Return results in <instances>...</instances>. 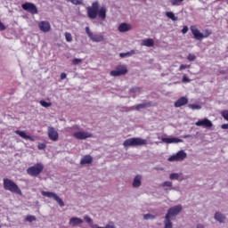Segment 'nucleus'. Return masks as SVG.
I'll list each match as a JSON object with an SVG mask.
<instances>
[{"label":"nucleus","instance_id":"nucleus-14","mask_svg":"<svg viewBox=\"0 0 228 228\" xmlns=\"http://www.w3.org/2000/svg\"><path fill=\"white\" fill-rule=\"evenodd\" d=\"M38 28L43 33H49L51 31V23L47 20H43L38 23Z\"/></svg>","mask_w":228,"mask_h":228},{"label":"nucleus","instance_id":"nucleus-54","mask_svg":"<svg viewBox=\"0 0 228 228\" xmlns=\"http://www.w3.org/2000/svg\"><path fill=\"white\" fill-rule=\"evenodd\" d=\"M171 190H176V191H178V189H177V188H171Z\"/></svg>","mask_w":228,"mask_h":228},{"label":"nucleus","instance_id":"nucleus-9","mask_svg":"<svg viewBox=\"0 0 228 228\" xmlns=\"http://www.w3.org/2000/svg\"><path fill=\"white\" fill-rule=\"evenodd\" d=\"M188 154L184 151H179L176 154L172 155L168 158V161H184Z\"/></svg>","mask_w":228,"mask_h":228},{"label":"nucleus","instance_id":"nucleus-41","mask_svg":"<svg viewBox=\"0 0 228 228\" xmlns=\"http://www.w3.org/2000/svg\"><path fill=\"white\" fill-rule=\"evenodd\" d=\"M84 220L89 224L94 223V220H92V218L88 216H85Z\"/></svg>","mask_w":228,"mask_h":228},{"label":"nucleus","instance_id":"nucleus-2","mask_svg":"<svg viewBox=\"0 0 228 228\" xmlns=\"http://www.w3.org/2000/svg\"><path fill=\"white\" fill-rule=\"evenodd\" d=\"M183 211V205H175L167 210L165 216L164 227L163 228H174V223H172V218L177 216L179 213Z\"/></svg>","mask_w":228,"mask_h":228},{"label":"nucleus","instance_id":"nucleus-1","mask_svg":"<svg viewBox=\"0 0 228 228\" xmlns=\"http://www.w3.org/2000/svg\"><path fill=\"white\" fill-rule=\"evenodd\" d=\"M86 10L89 19H97V15L100 19H102V20L106 19L108 9H106L104 6L99 8V2L93 3L92 6L87 7Z\"/></svg>","mask_w":228,"mask_h":228},{"label":"nucleus","instance_id":"nucleus-39","mask_svg":"<svg viewBox=\"0 0 228 228\" xmlns=\"http://www.w3.org/2000/svg\"><path fill=\"white\" fill-rule=\"evenodd\" d=\"M65 38L68 42H72V34L66 32L65 33Z\"/></svg>","mask_w":228,"mask_h":228},{"label":"nucleus","instance_id":"nucleus-30","mask_svg":"<svg viewBox=\"0 0 228 228\" xmlns=\"http://www.w3.org/2000/svg\"><path fill=\"white\" fill-rule=\"evenodd\" d=\"M39 104H41V106H43V108H51V106H53V103L47 102H45L44 100H41L39 102Z\"/></svg>","mask_w":228,"mask_h":228},{"label":"nucleus","instance_id":"nucleus-36","mask_svg":"<svg viewBox=\"0 0 228 228\" xmlns=\"http://www.w3.org/2000/svg\"><path fill=\"white\" fill-rule=\"evenodd\" d=\"M187 60H189V61H195V60H197V56H195V54L189 53Z\"/></svg>","mask_w":228,"mask_h":228},{"label":"nucleus","instance_id":"nucleus-53","mask_svg":"<svg viewBox=\"0 0 228 228\" xmlns=\"http://www.w3.org/2000/svg\"><path fill=\"white\" fill-rule=\"evenodd\" d=\"M196 228H204V225H202V224H198Z\"/></svg>","mask_w":228,"mask_h":228},{"label":"nucleus","instance_id":"nucleus-33","mask_svg":"<svg viewBox=\"0 0 228 228\" xmlns=\"http://www.w3.org/2000/svg\"><path fill=\"white\" fill-rule=\"evenodd\" d=\"M188 107L191 110H200L202 107L199 104H189Z\"/></svg>","mask_w":228,"mask_h":228},{"label":"nucleus","instance_id":"nucleus-29","mask_svg":"<svg viewBox=\"0 0 228 228\" xmlns=\"http://www.w3.org/2000/svg\"><path fill=\"white\" fill-rule=\"evenodd\" d=\"M134 54V51L127 52V53H121L119 54L120 58H127L129 56H133Z\"/></svg>","mask_w":228,"mask_h":228},{"label":"nucleus","instance_id":"nucleus-22","mask_svg":"<svg viewBox=\"0 0 228 228\" xmlns=\"http://www.w3.org/2000/svg\"><path fill=\"white\" fill-rule=\"evenodd\" d=\"M214 218L215 220L219 222V224H224L225 223V220H226V217L224 216V214L220 212H216Z\"/></svg>","mask_w":228,"mask_h":228},{"label":"nucleus","instance_id":"nucleus-49","mask_svg":"<svg viewBox=\"0 0 228 228\" xmlns=\"http://www.w3.org/2000/svg\"><path fill=\"white\" fill-rule=\"evenodd\" d=\"M184 69H188V65L182 64L179 68V70H184Z\"/></svg>","mask_w":228,"mask_h":228},{"label":"nucleus","instance_id":"nucleus-11","mask_svg":"<svg viewBox=\"0 0 228 228\" xmlns=\"http://www.w3.org/2000/svg\"><path fill=\"white\" fill-rule=\"evenodd\" d=\"M127 72V67L126 65H119L116 68L115 70L110 71V76L117 77L118 76H125Z\"/></svg>","mask_w":228,"mask_h":228},{"label":"nucleus","instance_id":"nucleus-24","mask_svg":"<svg viewBox=\"0 0 228 228\" xmlns=\"http://www.w3.org/2000/svg\"><path fill=\"white\" fill-rule=\"evenodd\" d=\"M94 161V159L90 155H86L84 158L80 160V165H90Z\"/></svg>","mask_w":228,"mask_h":228},{"label":"nucleus","instance_id":"nucleus-27","mask_svg":"<svg viewBox=\"0 0 228 228\" xmlns=\"http://www.w3.org/2000/svg\"><path fill=\"white\" fill-rule=\"evenodd\" d=\"M16 134H19V136H20L21 138H23L24 140H31V136L26 134V132L24 131H20V130H16L15 131Z\"/></svg>","mask_w":228,"mask_h":228},{"label":"nucleus","instance_id":"nucleus-40","mask_svg":"<svg viewBox=\"0 0 228 228\" xmlns=\"http://www.w3.org/2000/svg\"><path fill=\"white\" fill-rule=\"evenodd\" d=\"M221 116L223 117V118H224V120L228 121V110H223L221 112Z\"/></svg>","mask_w":228,"mask_h":228},{"label":"nucleus","instance_id":"nucleus-10","mask_svg":"<svg viewBox=\"0 0 228 228\" xmlns=\"http://www.w3.org/2000/svg\"><path fill=\"white\" fill-rule=\"evenodd\" d=\"M72 136L77 140H86V138H92L93 134L90 132L78 130V132H74Z\"/></svg>","mask_w":228,"mask_h":228},{"label":"nucleus","instance_id":"nucleus-50","mask_svg":"<svg viewBox=\"0 0 228 228\" xmlns=\"http://www.w3.org/2000/svg\"><path fill=\"white\" fill-rule=\"evenodd\" d=\"M61 79H67V74L66 73H61Z\"/></svg>","mask_w":228,"mask_h":228},{"label":"nucleus","instance_id":"nucleus-31","mask_svg":"<svg viewBox=\"0 0 228 228\" xmlns=\"http://www.w3.org/2000/svg\"><path fill=\"white\" fill-rule=\"evenodd\" d=\"M144 220H155L156 216L152 214H146L143 216Z\"/></svg>","mask_w":228,"mask_h":228},{"label":"nucleus","instance_id":"nucleus-4","mask_svg":"<svg viewBox=\"0 0 228 228\" xmlns=\"http://www.w3.org/2000/svg\"><path fill=\"white\" fill-rule=\"evenodd\" d=\"M124 147H142V145H147V140L140 137H134L126 139L123 142Z\"/></svg>","mask_w":228,"mask_h":228},{"label":"nucleus","instance_id":"nucleus-35","mask_svg":"<svg viewBox=\"0 0 228 228\" xmlns=\"http://www.w3.org/2000/svg\"><path fill=\"white\" fill-rule=\"evenodd\" d=\"M25 220L27 222H35L37 220V217L35 216H27Z\"/></svg>","mask_w":228,"mask_h":228},{"label":"nucleus","instance_id":"nucleus-52","mask_svg":"<svg viewBox=\"0 0 228 228\" xmlns=\"http://www.w3.org/2000/svg\"><path fill=\"white\" fill-rule=\"evenodd\" d=\"M221 129H228V124H223Z\"/></svg>","mask_w":228,"mask_h":228},{"label":"nucleus","instance_id":"nucleus-48","mask_svg":"<svg viewBox=\"0 0 228 228\" xmlns=\"http://www.w3.org/2000/svg\"><path fill=\"white\" fill-rule=\"evenodd\" d=\"M182 33L183 34V35H186V33H188V27H183V28L182 29Z\"/></svg>","mask_w":228,"mask_h":228},{"label":"nucleus","instance_id":"nucleus-5","mask_svg":"<svg viewBox=\"0 0 228 228\" xmlns=\"http://www.w3.org/2000/svg\"><path fill=\"white\" fill-rule=\"evenodd\" d=\"M44 172V164L37 163L27 169V174L32 177H38Z\"/></svg>","mask_w":228,"mask_h":228},{"label":"nucleus","instance_id":"nucleus-13","mask_svg":"<svg viewBox=\"0 0 228 228\" xmlns=\"http://www.w3.org/2000/svg\"><path fill=\"white\" fill-rule=\"evenodd\" d=\"M48 137L52 140V142H58V138L60 135L58 134V131L53 126L48 127Z\"/></svg>","mask_w":228,"mask_h":228},{"label":"nucleus","instance_id":"nucleus-25","mask_svg":"<svg viewBox=\"0 0 228 228\" xmlns=\"http://www.w3.org/2000/svg\"><path fill=\"white\" fill-rule=\"evenodd\" d=\"M142 186V176L136 175L133 182L134 188H140Z\"/></svg>","mask_w":228,"mask_h":228},{"label":"nucleus","instance_id":"nucleus-23","mask_svg":"<svg viewBox=\"0 0 228 228\" xmlns=\"http://www.w3.org/2000/svg\"><path fill=\"white\" fill-rule=\"evenodd\" d=\"M145 108H151V103H140L138 105L130 107V110H136V111H139V110H145Z\"/></svg>","mask_w":228,"mask_h":228},{"label":"nucleus","instance_id":"nucleus-8","mask_svg":"<svg viewBox=\"0 0 228 228\" xmlns=\"http://www.w3.org/2000/svg\"><path fill=\"white\" fill-rule=\"evenodd\" d=\"M86 33L89 37L92 42H102L104 41V36L101 34H94L92 30H90V27H86Z\"/></svg>","mask_w":228,"mask_h":228},{"label":"nucleus","instance_id":"nucleus-18","mask_svg":"<svg viewBox=\"0 0 228 228\" xmlns=\"http://www.w3.org/2000/svg\"><path fill=\"white\" fill-rule=\"evenodd\" d=\"M188 104V98L183 96L175 102V108H181V106H186Z\"/></svg>","mask_w":228,"mask_h":228},{"label":"nucleus","instance_id":"nucleus-34","mask_svg":"<svg viewBox=\"0 0 228 228\" xmlns=\"http://www.w3.org/2000/svg\"><path fill=\"white\" fill-rule=\"evenodd\" d=\"M172 182H170V181H167V182H164L162 184H161V186L163 187V188H165V187H167V188H172Z\"/></svg>","mask_w":228,"mask_h":228},{"label":"nucleus","instance_id":"nucleus-19","mask_svg":"<svg viewBox=\"0 0 228 228\" xmlns=\"http://www.w3.org/2000/svg\"><path fill=\"white\" fill-rule=\"evenodd\" d=\"M81 224H83V219L79 217H71L69 222L71 227H77V225H81Z\"/></svg>","mask_w":228,"mask_h":228},{"label":"nucleus","instance_id":"nucleus-26","mask_svg":"<svg viewBox=\"0 0 228 228\" xmlns=\"http://www.w3.org/2000/svg\"><path fill=\"white\" fill-rule=\"evenodd\" d=\"M65 131L67 133H76L78 132V131H81V126H77V125H74L73 126L71 127H66L65 128Z\"/></svg>","mask_w":228,"mask_h":228},{"label":"nucleus","instance_id":"nucleus-38","mask_svg":"<svg viewBox=\"0 0 228 228\" xmlns=\"http://www.w3.org/2000/svg\"><path fill=\"white\" fill-rule=\"evenodd\" d=\"M212 32L209 29H205L203 34V38H208V37L211 36Z\"/></svg>","mask_w":228,"mask_h":228},{"label":"nucleus","instance_id":"nucleus-43","mask_svg":"<svg viewBox=\"0 0 228 228\" xmlns=\"http://www.w3.org/2000/svg\"><path fill=\"white\" fill-rule=\"evenodd\" d=\"M140 87H134L130 89V92H132V94H140Z\"/></svg>","mask_w":228,"mask_h":228},{"label":"nucleus","instance_id":"nucleus-21","mask_svg":"<svg viewBox=\"0 0 228 228\" xmlns=\"http://www.w3.org/2000/svg\"><path fill=\"white\" fill-rule=\"evenodd\" d=\"M169 179H171V181H183L184 178L182 173H173L169 175Z\"/></svg>","mask_w":228,"mask_h":228},{"label":"nucleus","instance_id":"nucleus-44","mask_svg":"<svg viewBox=\"0 0 228 228\" xmlns=\"http://www.w3.org/2000/svg\"><path fill=\"white\" fill-rule=\"evenodd\" d=\"M81 61H83L82 59H73L72 63H73V65H79V63H81Z\"/></svg>","mask_w":228,"mask_h":228},{"label":"nucleus","instance_id":"nucleus-12","mask_svg":"<svg viewBox=\"0 0 228 228\" xmlns=\"http://www.w3.org/2000/svg\"><path fill=\"white\" fill-rule=\"evenodd\" d=\"M195 126L198 127H205L206 129H211L213 126V122L209 120L208 118H205L203 119H200L195 123Z\"/></svg>","mask_w":228,"mask_h":228},{"label":"nucleus","instance_id":"nucleus-17","mask_svg":"<svg viewBox=\"0 0 228 228\" xmlns=\"http://www.w3.org/2000/svg\"><path fill=\"white\" fill-rule=\"evenodd\" d=\"M118 29L119 33H127V31H131V29H133V26L128 23H120Z\"/></svg>","mask_w":228,"mask_h":228},{"label":"nucleus","instance_id":"nucleus-37","mask_svg":"<svg viewBox=\"0 0 228 228\" xmlns=\"http://www.w3.org/2000/svg\"><path fill=\"white\" fill-rule=\"evenodd\" d=\"M96 228H117V227H115V224H113V223H109L108 224L105 225V227H102V226H96Z\"/></svg>","mask_w":228,"mask_h":228},{"label":"nucleus","instance_id":"nucleus-7","mask_svg":"<svg viewBox=\"0 0 228 228\" xmlns=\"http://www.w3.org/2000/svg\"><path fill=\"white\" fill-rule=\"evenodd\" d=\"M21 8L25 12L31 13V15L38 14V8H37V5L33 3L26 2L25 4H21Z\"/></svg>","mask_w":228,"mask_h":228},{"label":"nucleus","instance_id":"nucleus-3","mask_svg":"<svg viewBox=\"0 0 228 228\" xmlns=\"http://www.w3.org/2000/svg\"><path fill=\"white\" fill-rule=\"evenodd\" d=\"M4 189L6 191H11V193H16L17 195H22V191L20 188H19V185L16 184L15 182H13L10 178H4Z\"/></svg>","mask_w":228,"mask_h":228},{"label":"nucleus","instance_id":"nucleus-46","mask_svg":"<svg viewBox=\"0 0 228 228\" xmlns=\"http://www.w3.org/2000/svg\"><path fill=\"white\" fill-rule=\"evenodd\" d=\"M191 80L190 79V78H188L187 77H186V75H184L183 77V79H182V82H183V83H190Z\"/></svg>","mask_w":228,"mask_h":228},{"label":"nucleus","instance_id":"nucleus-42","mask_svg":"<svg viewBox=\"0 0 228 228\" xmlns=\"http://www.w3.org/2000/svg\"><path fill=\"white\" fill-rule=\"evenodd\" d=\"M70 3H72V4H83V1L81 0H69Z\"/></svg>","mask_w":228,"mask_h":228},{"label":"nucleus","instance_id":"nucleus-51","mask_svg":"<svg viewBox=\"0 0 228 228\" xmlns=\"http://www.w3.org/2000/svg\"><path fill=\"white\" fill-rule=\"evenodd\" d=\"M182 138H193V136L191 134H185V135H182Z\"/></svg>","mask_w":228,"mask_h":228},{"label":"nucleus","instance_id":"nucleus-16","mask_svg":"<svg viewBox=\"0 0 228 228\" xmlns=\"http://www.w3.org/2000/svg\"><path fill=\"white\" fill-rule=\"evenodd\" d=\"M163 143H183V139L177 137H162Z\"/></svg>","mask_w":228,"mask_h":228},{"label":"nucleus","instance_id":"nucleus-6","mask_svg":"<svg viewBox=\"0 0 228 228\" xmlns=\"http://www.w3.org/2000/svg\"><path fill=\"white\" fill-rule=\"evenodd\" d=\"M41 194L43 195V197H47L48 199H53V200H56L61 208H63L65 206V202H63V200H61V198H60V196H58L54 192L42 191Z\"/></svg>","mask_w":228,"mask_h":228},{"label":"nucleus","instance_id":"nucleus-28","mask_svg":"<svg viewBox=\"0 0 228 228\" xmlns=\"http://www.w3.org/2000/svg\"><path fill=\"white\" fill-rule=\"evenodd\" d=\"M166 16L168 18V19H171V20H179V18H177L176 16H175V14H174V12H166Z\"/></svg>","mask_w":228,"mask_h":228},{"label":"nucleus","instance_id":"nucleus-32","mask_svg":"<svg viewBox=\"0 0 228 228\" xmlns=\"http://www.w3.org/2000/svg\"><path fill=\"white\" fill-rule=\"evenodd\" d=\"M184 0H171L170 3L173 6H179Z\"/></svg>","mask_w":228,"mask_h":228},{"label":"nucleus","instance_id":"nucleus-47","mask_svg":"<svg viewBox=\"0 0 228 228\" xmlns=\"http://www.w3.org/2000/svg\"><path fill=\"white\" fill-rule=\"evenodd\" d=\"M4 29H6V27H5L4 24H3V22H1V20H0V31H4Z\"/></svg>","mask_w":228,"mask_h":228},{"label":"nucleus","instance_id":"nucleus-45","mask_svg":"<svg viewBox=\"0 0 228 228\" xmlns=\"http://www.w3.org/2000/svg\"><path fill=\"white\" fill-rule=\"evenodd\" d=\"M45 147H47V145H45V143H39L37 146V149H39V151H44V149H45Z\"/></svg>","mask_w":228,"mask_h":228},{"label":"nucleus","instance_id":"nucleus-15","mask_svg":"<svg viewBox=\"0 0 228 228\" xmlns=\"http://www.w3.org/2000/svg\"><path fill=\"white\" fill-rule=\"evenodd\" d=\"M191 31L195 38V40H202L204 38V34L199 30L197 26L193 25L191 27Z\"/></svg>","mask_w":228,"mask_h":228},{"label":"nucleus","instance_id":"nucleus-20","mask_svg":"<svg viewBox=\"0 0 228 228\" xmlns=\"http://www.w3.org/2000/svg\"><path fill=\"white\" fill-rule=\"evenodd\" d=\"M141 45H143L144 47H154V39L152 38H146L142 40Z\"/></svg>","mask_w":228,"mask_h":228}]
</instances>
